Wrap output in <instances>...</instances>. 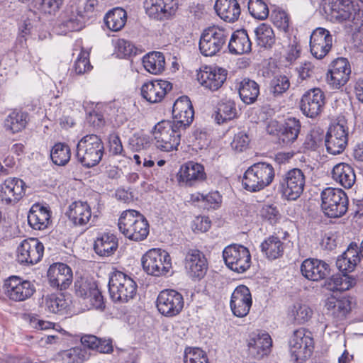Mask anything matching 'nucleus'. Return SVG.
I'll list each match as a JSON object with an SVG mask.
<instances>
[{"instance_id": "nucleus-1", "label": "nucleus", "mask_w": 363, "mask_h": 363, "mask_svg": "<svg viewBox=\"0 0 363 363\" xmlns=\"http://www.w3.org/2000/svg\"><path fill=\"white\" fill-rule=\"evenodd\" d=\"M325 10L333 22L347 23L356 27L362 24L363 11L353 0H327Z\"/></svg>"}, {"instance_id": "nucleus-2", "label": "nucleus", "mask_w": 363, "mask_h": 363, "mask_svg": "<svg viewBox=\"0 0 363 363\" xmlns=\"http://www.w3.org/2000/svg\"><path fill=\"white\" fill-rule=\"evenodd\" d=\"M118 226L126 238L136 242L144 240L150 231L149 223L145 216L132 209L121 213Z\"/></svg>"}, {"instance_id": "nucleus-3", "label": "nucleus", "mask_w": 363, "mask_h": 363, "mask_svg": "<svg viewBox=\"0 0 363 363\" xmlns=\"http://www.w3.org/2000/svg\"><path fill=\"white\" fill-rule=\"evenodd\" d=\"M104 153L102 140L95 134L82 137L77 143L75 157L82 166L90 168L98 164Z\"/></svg>"}, {"instance_id": "nucleus-4", "label": "nucleus", "mask_w": 363, "mask_h": 363, "mask_svg": "<svg viewBox=\"0 0 363 363\" xmlns=\"http://www.w3.org/2000/svg\"><path fill=\"white\" fill-rule=\"evenodd\" d=\"M274 177L275 170L271 164L257 162L245 171L242 182L246 190L256 192L270 185Z\"/></svg>"}, {"instance_id": "nucleus-5", "label": "nucleus", "mask_w": 363, "mask_h": 363, "mask_svg": "<svg viewBox=\"0 0 363 363\" xmlns=\"http://www.w3.org/2000/svg\"><path fill=\"white\" fill-rule=\"evenodd\" d=\"M137 289L135 280L124 272L114 271L110 275L108 291L114 302L128 303L136 296Z\"/></svg>"}, {"instance_id": "nucleus-6", "label": "nucleus", "mask_w": 363, "mask_h": 363, "mask_svg": "<svg viewBox=\"0 0 363 363\" xmlns=\"http://www.w3.org/2000/svg\"><path fill=\"white\" fill-rule=\"evenodd\" d=\"M321 208L324 213L330 218L341 217L347 211L348 198L341 189H325L321 193Z\"/></svg>"}, {"instance_id": "nucleus-7", "label": "nucleus", "mask_w": 363, "mask_h": 363, "mask_svg": "<svg viewBox=\"0 0 363 363\" xmlns=\"http://www.w3.org/2000/svg\"><path fill=\"white\" fill-rule=\"evenodd\" d=\"M153 136L157 149L172 152L177 150L180 144L181 130L171 121H162L155 125Z\"/></svg>"}, {"instance_id": "nucleus-8", "label": "nucleus", "mask_w": 363, "mask_h": 363, "mask_svg": "<svg viewBox=\"0 0 363 363\" xmlns=\"http://www.w3.org/2000/svg\"><path fill=\"white\" fill-rule=\"evenodd\" d=\"M229 32L222 28L212 26L206 28L200 38L199 50L206 57L218 54L226 45Z\"/></svg>"}, {"instance_id": "nucleus-9", "label": "nucleus", "mask_w": 363, "mask_h": 363, "mask_svg": "<svg viewBox=\"0 0 363 363\" xmlns=\"http://www.w3.org/2000/svg\"><path fill=\"white\" fill-rule=\"evenodd\" d=\"M143 269L155 277L166 275L172 268L171 258L167 252L161 249H151L142 257Z\"/></svg>"}, {"instance_id": "nucleus-10", "label": "nucleus", "mask_w": 363, "mask_h": 363, "mask_svg": "<svg viewBox=\"0 0 363 363\" xmlns=\"http://www.w3.org/2000/svg\"><path fill=\"white\" fill-rule=\"evenodd\" d=\"M289 344L291 357L299 363L310 357L314 348L311 333L304 328L295 330L290 337Z\"/></svg>"}, {"instance_id": "nucleus-11", "label": "nucleus", "mask_w": 363, "mask_h": 363, "mask_svg": "<svg viewBox=\"0 0 363 363\" xmlns=\"http://www.w3.org/2000/svg\"><path fill=\"white\" fill-rule=\"evenodd\" d=\"M225 265L238 273L246 272L251 265V255L249 250L242 245L232 244L223 251Z\"/></svg>"}, {"instance_id": "nucleus-12", "label": "nucleus", "mask_w": 363, "mask_h": 363, "mask_svg": "<svg viewBox=\"0 0 363 363\" xmlns=\"http://www.w3.org/2000/svg\"><path fill=\"white\" fill-rule=\"evenodd\" d=\"M305 183L306 177L303 171L294 168L282 175L279 181L280 191L287 200L295 201L302 194Z\"/></svg>"}, {"instance_id": "nucleus-13", "label": "nucleus", "mask_w": 363, "mask_h": 363, "mask_svg": "<svg viewBox=\"0 0 363 363\" xmlns=\"http://www.w3.org/2000/svg\"><path fill=\"white\" fill-rule=\"evenodd\" d=\"M267 131L270 135H277L280 143L290 145L298 138L301 131V123L294 117L286 118L283 123L271 121L267 125Z\"/></svg>"}, {"instance_id": "nucleus-14", "label": "nucleus", "mask_w": 363, "mask_h": 363, "mask_svg": "<svg viewBox=\"0 0 363 363\" xmlns=\"http://www.w3.org/2000/svg\"><path fill=\"white\" fill-rule=\"evenodd\" d=\"M183 296L173 289H165L157 296L156 306L158 311L165 317H174L179 314L184 308Z\"/></svg>"}, {"instance_id": "nucleus-15", "label": "nucleus", "mask_w": 363, "mask_h": 363, "mask_svg": "<svg viewBox=\"0 0 363 363\" xmlns=\"http://www.w3.org/2000/svg\"><path fill=\"white\" fill-rule=\"evenodd\" d=\"M4 289L6 295L14 301H23L30 298L36 290L33 281L18 276H11L6 279Z\"/></svg>"}, {"instance_id": "nucleus-16", "label": "nucleus", "mask_w": 363, "mask_h": 363, "mask_svg": "<svg viewBox=\"0 0 363 363\" xmlns=\"http://www.w3.org/2000/svg\"><path fill=\"white\" fill-rule=\"evenodd\" d=\"M325 147L328 153L339 155L342 153L348 142V129L340 123L332 124L325 135Z\"/></svg>"}, {"instance_id": "nucleus-17", "label": "nucleus", "mask_w": 363, "mask_h": 363, "mask_svg": "<svg viewBox=\"0 0 363 363\" xmlns=\"http://www.w3.org/2000/svg\"><path fill=\"white\" fill-rule=\"evenodd\" d=\"M26 189L22 179L9 177L0 184V201L6 205L14 206L25 196Z\"/></svg>"}, {"instance_id": "nucleus-18", "label": "nucleus", "mask_w": 363, "mask_h": 363, "mask_svg": "<svg viewBox=\"0 0 363 363\" xmlns=\"http://www.w3.org/2000/svg\"><path fill=\"white\" fill-rule=\"evenodd\" d=\"M44 246L37 238L23 240L17 248V260L21 264H35L43 256Z\"/></svg>"}, {"instance_id": "nucleus-19", "label": "nucleus", "mask_w": 363, "mask_h": 363, "mask_svg": "<svg viewBox=\"0 0 363 363\" xmlns=\"http://www.w3.org/2000/svg\"><path fill=\"white\" fill-rule=\"evenodd\" d=\"M350 74L351 68L347 60L338 57L331 62L326 80L331 88L339 89L348 82Z\"/></svg>"}, {"instance_id": "nucleus-20", "label": "nucleus", "mask_w": 363, "mask_h": 363, "mask_svg": "<svg viewBox=\"0 0 363 363\" xmlns=\"http://www.w3.org/2000/svg\"><path fill=\"white\" fill-rule=\"evenodd\" d=\"M84 27V15L77 7L72 6L62 13L55 29L57 34L65 35L68 32L79 31Z\"/></svg>"}, {"instance_id": "nucleus-21", "label": "nucleus", "mask_w": 363, "mask_h": 363, "mask_svg": "<svg viewBox=\"0 0 363 363\" xmlns=\"http://www.w3.org/2000/svg\"><path fill=\"white\" fill-rule=\"evenodd\" d=\"M333 46V36L330 32L323 28H317L311 33L310 38V50L316 59L325 57Z\"/></svg>"}, {"instance_id": "nucleus-22", "label": "nucleus", "mask_w": 363, "mask_h": 363, "mask_svg": "<svg viewBox=\"0 0 363 363\" xmlns=\"http://www.w3.org/2000/svg\"><path fill=\"white\" fill-rule=\"evenodd\" d=\"M177 0H145L144 8L152 18L162 21L169 18L178 9Z\"/></svg>"}, {"instance_id": "nucleus-23", "label": "nucleus", "mask_w": 363, "mask_h": 363, "mask_svg": "<svg viewBox=\"0 0 363 363\" xmlns=\"http://www.w3.org/2000/svg\"><path fill=\"white\" fill-rule=\"evenodd\" d=\"M325 99V94L320 89H310L302 96L301 110L305 116L313 118L321 113Z\"/></svg>"}, {"instance_id": "nucleus-24", "label": "nucleus", "mask_w": 363, "mask_h": 363, "mask_svg": "<svg viewBox=\"0 0 363 363\" xmlns=\"http://www.w3.org/2000/svg\"><path fill=\"white\" fill-rule=\"evenodd\" d=\"M226 76V70L223 68L206 66L198 72L197 79L205 89L213 91L222 86Z\"/></svg>"}, {"instance_id": "nucleus-25", "label": "nucleus", "mask_w": 363, "mask_h": 363, "mask_svg": "<svg viewBox=\"0 0 363 363\" xmlns=\"http://www.w3.org/2000/svg\"><path fill=\"white\" fill-rule=\"evenodd\" d=\"M252 300L250 289L245 285H239L233 291L230 306L233 313L240 318L246 316L252 306Z\"/></svg>"}, {"instance_id": "nucleus-26", "label": "nucleus", "mask_w": 363, "mask_h": 363, "mask_svg": "<svg viewBox=\"0 0 363 363\" xmlns=\"http://www.w3.org/2000/svg\"><path fill=\"white\" fill-rule=\"evenodd\" d=\"M247 346L249 354L259 359L271 352L272 340L269 333L264 331L254 332L250 335Z\"/></svg>"}, {"instance_id": "nucleus-27", "label": "nucleus", "mask_w": 363, "mask_h": 363, "mask_svg": "<svg viewBox=\"0 0 363 363\" xmlns=\"http://www.w3.org/2000/svg\"><path fill=\"white\" fill-rule=\"evenodd\" d=\"M184 267L190 277L201 279L206 274L207 260L199 250H191L186 255Z\"/></svg>"}, {"instance_id": "nucleus-28", "label": "nucleus", "mask_w": 363, "mask_h": 363, "mask_svg": "<svg viewBox=\"0 0 363 363\" xmlns=\"http://www.w3.org/2000/svg\"><path fill=\"white\" fill-rule=\"evenodd\" d=\"M302 275L307 279L318 281L324 279L330 272V265L323 260L308 258L301 265Z\"/></svg>"}, {"instance_id": "nucleus-29", "label": "nucleus", "mask_w": 363, "mask_h": 363, "mask_svg": "<svg viewBox=\"0 0 363 363\" xmlns=\"http://www.w3.org/2000/svg\"><path fill=\"white\" fill-rule=\"evenodd\" d=\"M48 277L51 286L65 290L72 281V271L64 263H55L49 267Z\"/></svg>"}, {"instance_id": "nucleus-30", "label": "nucleus", "mask_w": 363, "mask_h": 363, "mask_svg": "<svg viewBox=\"0 0 363 363\" xmlns=\"http://www.w3.org/2000/svg\"><path fill=\"white\" fill-rule=\"evenodd\" d=\"M172 85L164 80L148 82L141 87L142 96L150 103H157L162 101L167 91H170Z\"/></svg>"}, {"instance_id": "nucleus-31", "label": "nucleus", "mask_w": 363, "mask_h": 363, "mask_svg": "<svg viewBox=\"0 0 363 363\" xmlns=\"http://www.w3.org/2000/svg\"><path fill=\"white\" fill-rule=\"evenodd\" d=\"M179 181L186 186H194L196 182L206 179L204 167L201 164L190 161L181 166Z\"/></svg>"}, {"instance_id": "nucleus-32", "label": "nucleus", "mask_w": 363, "mask_h": 363, "mask_svg": "<svg viewBox=\"0 0 363 363\" xmlns=\"http://www.w3.org/2000/svg\"><path fill=\"white\" fill-rule=\"evenodd\" d=\"M359 254L358 245L351 242L347 249L337 257V267L343 274L352 272L360 261Z\"/></svg>"}, {"instance_id": "nucleus-33", "label": "nucleus", "mask_w": 363, "mask_h": 363, "mask_svg": "<svg viewBox=\"0 0 363 363\" xmlns=\"http://www.w3.org/2000/svg\"><path fill=\"white\" fill-rule=\"evenodd\" d=\"M28 222L35 230H42L47 228L50 223V211L48 207L34 204L28 215Z\"/></svg>"}, {"instance_id": "nucleus-34", "label": "nucleus", "mask_w": 363, "mask_h": 363, "mask_svg": "<svg viewBox=\"0 0 363 363\" xmlns=\"http://www.w3.org/2000/svg\"><path fill=\"white\" fill-rule=\"evenodd\" d=\"M215 10L221 19L229 23L238 20L241 13L237 0H216Z\"/></svg>"}, {"instance_id": "nucleus-35", "label": "nucleus", "mask_w": 363, "mask_h": 363, "mask_svg": "<svg viewBox=\"0 0 363 363\" xmlns=\"http://www.w3.org/2000/svg\"><path fill=\"white\" fill-rule=\"evenodd\" d=\"M333 179L345 189H350L354 184L356 175L350 164L341 162L335 165L332 170Z\"/></svg>"}, {"instance_id": "nucleus-36", "label": "nucleus", "mask_w": 363, "mask_h": 363, "mask_svg": "<svg viewBox=\"0 0 363 363\" xmlns=\"http://www.w3.org/2000/svg\"><path fill=\"white\" fill-rule=\"evenodd\" d=\"M325 306L331 315L342 320L350 312L352 300L350 297L343 296L337 298L335 296H330L327 298Z\"/></svg>"}, {"instance_id": "nucleus-37", "label": "nucleus", "mask_w": 363, "mask_h": 363, "mask_svg": "<svg viewBox=\"0 0 363 363\" xmlns=\"http://www.w3.org/2000/svg\"><path fill=\"white\" fill-rule=\"evenodd\" d=\"M229 52L234 55L249 53L252 43L245 30H238L233 33L228 43Z\"/></svg>"}, {"instance_id": "nucleus-38", "label": "nucleus", "mask_w": 363, "mask_h": 363, "mask_svg": "<svg viewBox=\"0 0 363 363\" xmlns=\"http://www.w3.org/2000/svg\"><path fill=\"white\" fill-rule=\"evenodd\" d=\"M69 220L76 225H84L91 217L90 206L86 202L75 201L69 208Z\"/></svg>"}, {"instance_id": "nucleus-39", "label": "nucleus", "mask_w": 363, "mask_h": 363, "mask_svg": "<svg viewBox=\"0 0 363 363\" xmlns=\"http://www.w3.org/2000/svg\"><path fill=\"white\" fill-rule=\"evenodd\" d=\"M118 248L116 237L113 234L105 233L98 237L94 241V250L101 257H108Z\"/></svg>"}, {"instance_id": "nucleus-40", "label": "nucleus", "mask_w": 363, "mask_h": 363, "mask_svg": "<svg viewBox=\"0 0 363 363\" xmlns=\"http://www.w3.org/2000/svg\"><path fill=\"white\" fill-rule=\"evenodd\" d=\"M261 250L269 259H275L281 257L284 254L285 245L281 239L277 236H269L261 244Z\"/></svg>"}, {"instance_id": "nucleus-41", "label": "nucleus", "mask_w": 363, "mask_h": 363, "mask_svg": "<svg viewBox=\"0 0 363 363\" xmlns=\"http://www.w3.org/2000/svg\"><path fill=\"white\" fill-rule=\"evenodd\" d=\"M355 284V279L347 274L333 275L326 279L324 287L331 291H344L349 290Z\"/></svg>"}, {"instance_id": "nucleus-42", "label": "nucleus", "mask_w": 363, "mask_h": 363, "mask_svg": "<svg viewBox=\"0 0 363 363\" xmlns=\"http://www.w3.org/2000/svg\"><path fill=\"white\" fill-rule=\"evenodd\" d=\"M241 100L246 104H253L259 94V86L254 80L244 79L238 89Z\"/></svg>"}, {"instance_id": "nucleus-43", "label": "nucleus", "mask_w": 363, "mask_h": 363, "mask_svg": "<svg viewBox=\"0 0 363 363\" xmlns=\"http://www.w3.org/2000/svg\"><path fill=\"white\" fill-rule=\"evenodd\" d=\"M143 64L148 72L152 74H160L165 67L164 56L160 52H149L143 57Z\"/></svg>"}, {"instance_id": "nucleus-44", "label": "nucleus", "mask_w": 363, "mask_h": 363, "mask_svg": "<svg viewBox=\"0 0 363 363\" xmlns=\"http://www.w3.org/2000/svg\"><path fill=\"white\" fill-rule=\"evenodd\" d=\"M81 342L84 347L95 350L100 353L110 354L113 350L110 339H101L95 335H86L82 337Z\"/></svg>"}, {"instance_id": "nucleus-45", "label": "nucleus", "mask_w": 363, "mask_h": 363, "mask_svg": "<svg viewBox=\"0 0 363 363\" xmlns=\"http://www.w3.org/2000/svg\"><path fill=\"white\" fill-rule=\"evenodd\" d=\"M28 123V114L23 111H12L4 121L6 131L16 133L23 130Z\"/></svg>"}, {"instance_id": "nucleus-46", "label": "nucleus", "mask_w": 363, "mask_h": 363, "mask_svg": "<svg viewBox=\"0 0 363 363\" xmlns=\"http://www.w3.org/2000/svg\"><path fill=\"white\" fill-rule=\"evenodd\" d=\"M127 20V14L124 9L115 8L108 11L104 17V23L107 28L114 32L121 30Z\"/></svg>"}, {"instance_id": "nucleus-47", "label": "nucleus", "mask_w": 363, "mask_h": 363, "mask_svg": "<svg viewBox=\"0 0 363 363\" xmlns=\"http://www.w3.org/2000/svg\"><path fill=\"white\" fill-rule=\"evenodd\" d=\"M86 347L77 346L59 353L62 363H83L89 358Z\"/></svg>"}, {"instance_id": "nucleus-48", "label": "nucleus", "mask_w": 363, "mask_h": 363, "mask_svg": "<svg viewBox=\"0 0 363 363\" xmlns=\"http://www.w3.org/2000/svg\"><path fill=\"white\" fill-rule=\"evenodd\" d=\"M235 104L232 100H224L218 104L215 119L218 124L230 121L236 117Z\"/></svg>"}, {"instance_id": "nucleus-49", "label": "nucleus", "mask_w": 363, "mask_h": 363, "mask_svg": "<svg viewBox=\"0 0 363 363\" xmlns=\"http://www.w3.org/2000/svg\"><path fill=\"white\" fill-rule=\"evenodd\" d=\"M258 44L264 48H271L275 42L274 31L270 26L262 23L255 30Z\"/></svg>"}, {"instance_id": "nucleus-50", "label": "nucleus", "mask_w": 363, "mask_h": 363, "mask_svg": "<svg viewBox=\"0 0 363 363\" xmlns=\"http://www.w3.org/2000/svg\"><path fill=\"white\" fill-rule=\"evenodd\" d=\"M52 162L59 166L66 164L71 157V150L69 147L65 143L55 144L50 153Z\"/></svg>"}, {"instance_id": "nucleus-51", "label": "nucleus", "mask_w": 363, "mask_h": 363, "mask_svg": "<svg viewBox=\"0 0 363 363\" xmlns=\"http://www.w3.org/2000/svg\"><path fill=\"white\" fill-rule=\"evenodd\" d=\"M323 130L314 128L306 135L303 146L307 150H315L322 143L324 138Z\"/></svg>"}, {"instance_id": "nucleus-52", "label": "nucleus", "mask_w": 363, "mask_h": 363, "mask_svg": "<svg viewBox=\"0 0 363 363\" xmlns=\"http://www.w3.org/2000/svg\"><path fill=\"white\" fill-rule=\"evenodd\" d=\"M290 87L289 78L285 75L274 77L270 82L269 90L274 96H281Z\"/></svg>"}, {"instance_id": "nucleus-53", "label": "nucleus", "mask_w": 363, "mask_h": 363, "mask_svg": "<svg viewBox=\"0 0 363 363\" xmlns=\"http://www.w3.org/2000/svg\"><path fill=\"white\" fill-rule=\"evenodd\" d=\"M312 314L313 311L308 305L300 303L294 304L291 310V315L298 324H303L309 320Z\"/></svg>"}, {"instance_id": "nucleus-54", "label": "nucleus", "mask_w": 363, "mask_h": 363, "mask_svg": "<svg viewBox=\"0 0 363 363\" xmlns=\"http://www.w3.org/2000/svg\"><path fill=\"white\" fill-rule=\"evenodd\" d=\"M74 288L77 296L87 298L98 286L92 279L81 278L75 281Z\"/></svg>"}, {"instance_id": "nucleus-55", "label": "nucleus", "mask_w": 363, "mask_h": 363, "mask_svg": "<svg viewBox=\"0 0 363 363\" xmlns=\"http://www.w3.org/2000/svg\"><path fill=\"white\" fill-rule=\"evenodd\" d=\"M248 10L250 15L256 19L264 20L269 16V8L263 0H250Z\"/></svg>"}, {"instance_id": "nucleus-56", "label": "nucleus", "mask_w": 363, "mask_h": 363, "mask_svg": "<svg viewBox=\"0 0 363 363\" xmlns=\"http://www.w3.org/2000/svg\"><path fill=\"white\" fill-rule=\"evenodd\" d=\"M184 363H208L204 351L199 348H187L184 356Z\"/></svg>"}, {"instance_id": "nucleus-57", "label": "nucleus", "mask_w": 363, "mask_h": 363, "mask_svg": "<svg viewBox=\"0 0 363 363\" xmlns=\"http://www.w3.org/2000/svg\"><path fill=\"white\" fill-rule=\"evenodd\" d=\"M67 306V303L63 298L55 295L47 296L45 300V310L50 313H58L64 310Z\"/></svg>"}, {"instance_id": "nucleus-58", "label": "nucleus", "mask_w": 363, "mask_h": 363, "mask_svg": "<svg viewBox=\"0 0 363 363\" xmlns=\"http://www.w3.org/2000/svg\"><path fill=\"white\" fill-rule=\"evenodd\" d=\"M192 104L186 96H182L177 99L173 105L172 114L179 115L182 112L186 111V116H187V118L190 117V113H192Z\"/></svg>"}, {"instance_id": "nucleus-59", "label": "nucleus", "mask_w": 363, "mask_h": 363, "mask_svg": "<svg viewBox=\"0 0 363 363\" xmlns=\"http://www.w3.org/2000/svg\"><path fill=\"white\" fill-rule=\"evenodd\" d=\"M272 19L274 25L279 30L286 33L289 28V17L282 10H274L272 13Z\"/></svg>"}, {"instance_id": "nucleus-60", "label": "nucleus", "mask_w": 363, "mask_h": 363, "mask_svg": "<svg viewBox=\"0 0 363 363\" xmlns=\"http://www.w3.org/2000/svg\"><path fill=\"white\" fill-rule=\"evenodd\" d=\"M91 66L89 60V53L81 51L74 65V70L76 74H82L90 70Z\"/></svg>"}, {"instance_id": "nucleus-61", "label": "nucleus", "mask_w": 363, "mask_h": 363, "mask_svg": "<svg viewBox=\"0 0 363 363\" xmlns=\"http://www.w3.org/2000/svg\"><path fill=\"white\" fill-rule=\"evenodd\" d=\"M222 202V196L218 191H212L207 194H204L203 203L201 207L203 208H218Z\"/></svg>"}, {"instance_id": "nucleus-62", "label": "nucleus", "mask_w": 363, "mask_h": 363, "mask_svg": "<svg viewBox=\"0 0 363 363\" xmlns=\"http://www.w3.org/2000/svg\"><path fill=\"white\" fill-rule=\"evenodd\" d=\"M115 49L118 56L125 57L130 56L135 50L133 45L124 39H118L115 44Z\"/></svg>"}, {"instance_id": "nucleus-63", "label": "nucleus", "mask_w": 363, "mask_h": 363, "mask_svg": "<svg viewBox=\"0 0 363 363\" xmlns=\"http://www.w3.org/2000/svg\"><path fill=\"white\" fill-rule=\"evenodd\" d=\"M129 143L135 150L139 151L149 146L150 138L146 135L135 133L130 138Z\"/></svg>"}, {"instance_id": "nucleus-64", "label": "nucleus", "mask_w": 363, "mask_h": 363, "mask_svg": "<svg viewBox=\"0 0 363 363\" xmlns=\"http://www.w3.org/2000/svg\"><path fill=\"white\" fill-rule=\"evenodd\" d=\"M249 142L248 135L244 132H239L235 135L231 147L233 150L242 152L247 147Z\"/></svg>"}]
</instances>
